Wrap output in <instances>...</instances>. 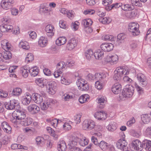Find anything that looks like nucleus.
Instances as JSON below:
<instances>
[{"mask_svg":"<svg viewBox=\"0 0 151 151\" xmlns=\"http://www.w3.org/2000/svg\"><path fill=\"white\" fill-rule=\"evenodd\" d=\"M132 148L138 151L141 150L143 148V142L142 144L138 139L134 140L132 143Z\"/></svg>","mask_w":151,"mask_h":151,"instance_id":"11","label":"nucleus"},{"mask_svg":"<svg viewBox=\"0 0 151 151\" xmlns=\"http://www.w3.org/2000/svg\"><path fill=\"white\" fill-rule=\"evenodd\" d=\"M150 114H142L141 116V119L142 121L145 124L147 123L150 122Z\"/></svg>","mask_w":151,"mask_h":151,"instance_id":"37","label":"nucleus"},{"mask_svg":"<svg viewBox=\"0 0 151 151\" xmlns=\"http://www.w3.org/2000/svg\"><path fill=\"white\" fill-rule=\"evenodd\" d=\"M2 54L3 58L6 60H9L12 58V54L9 51H5Z\"/></svg>","mask_w":151,"mask_h":151,"instance_id":"43","label":"nucleus"},{"mask_svg":"<svg viewBox=\"0 0 151 151\" xmlns=\"http://www.w3.org/2000/svg\"><path fill=\"white\" fill-rule=\"evenodd\" d=\"M127 144V143L125 140L120 139L118 140L116 142V145L119 149L124 151L126 149Z\"/></svg>","mask_w":151,"mask_h":151,"instance_id":"10","label":"nucleus"},{"mask_svg":"<svg viewBox=\"0 0 151 151\" xmlns=\"http://www.w3.org/2000/svg\"><path fill=\"white\" fill-rule=\"evenodd\" d=\"M32 122V119L29 117L24 118L20 121V124L24 126H29L31 124Z\"/></svg>","mask_w":151,"mask_h":151,"instance_id":"21","label":"nucleus"},{"mask_svg":"<svg viewBox=\"0 0 151 151\" xmlns=\"http://www.w3.org/2000/svg\"><path fill=\"white\" fill-rule=\"evenodd\" d=\"M70 93H65L63 96V99L65 101H68L70 99L73 98L72 96L70 94Z\"/></svg>","mask_w":151,"mask_h":151,"instance_id":"52","label":"nucleus"},{"mask_svg":"<svg viewBox=\"0 0 151 151\" xmlns=\"http://www.w3.org/2000/svg\"><path fill=\"white\" fill-rule=\"evenodd\" d=\"M59 25L60 27L64 29H65L67 27L65 22L63 20L60 21L59 22Z\"/></svg>","mask_w":151,"mask_h":151,"instance_id":"64","label":"nucleus"},{"mask_svg":"<svg viewBox=\"0 0 151 151\" xmlns=\"http://www.w3.org/2000/svg\"><path fill=\"white\" fill-rule=\"evenodd\" d=\"M33 100L34 102L38 104H40L42 102V97L37 93H34L32 95Z\"/></svg>","mask_w":151,"mask_h":151,"instance_id":"20","label":"nucleus"},{"mask_svg":"<svg viewBox=\"0 0 151 151\" xmlns=\"http://www.w3.org/2000/svg\"><path fill=\"white\" fill-rule=\"evenodd\" d=\"M143 148L147 150L151 151V141L148 140H144L143 141Z\"/></svg>","mask_w":151,"mask_h":151,"instance_id":"32","label":"nucleus"},{"mask_svg":"<svg viewBox=\"0 0 151 151\" xmlns=\"http://www.w3.org/2000/svg\"><path fill=\"white\" fill-rule=\"evenodd\" d=\"M78 23L77 22H72L71 25L72 29L75 31L77 30L78 28Z\"/></svg>","mask_w":151,"mask_h":151,"instance_id":"57","label":"nucleus"},{"mask_svg":"<svg viewBox=\"0 0 151 151\" xmlns=\"http://www.w3.org/2000/svg\"><path fill=\"white\" fill-rule=\"evenodd\" d=\"M98 146L103 151H107L109 147L108 143L104 141H101L99 143Z\"/></svg>","mask_w":151,"mask_h":151,"instance_id":"31","label":"nucleus"},{"mask_svg":"<svg viewBox=\"0 0 151 151\" xmlns=\"http://www.w3.org/2000/svg\"><path fill=\"white\" fill-rule=\"evenodd\" d=\"M36 142L37 145H43L45 144L46 140L42 137H37L36 139Z\"/></svg>","mask_w":151,"mask_h":151,"instance_id":"47","label":"nucleus"},{"mask_svg":"<svg viewBox=\"0 0 151 151\" xmlns=\"http://www.w3.org/2000/svg\"><path fill=\"white\" fill-rule=\"evenodd\" d=\"M85 80L82 78H80L77 81L76 84L78 87H81V86L82 85L83 83H85Z\"/></svg>","mask_w":151,"mask_h":151,"instance_id":"63","label":"nucleus"},{"mask_svg":"<svg viewBox=\"0 0 151 151\" xmlns=\"http://www.w3.org/2000/svg\"><path fill=\"white\" fill-rule=\"evenodd\" d=\"M122 9L124 10H130L132 9L131 5L129 4H122Z\"/></svg>","mask_w":151,"mask_h":151,"instance_id":"56","label":"nucleus"},{"mask_svg":"<svg viewBox=\"0 0 151 151\" xmlns=\"http://www.w3.org/2000/svg\"><path fill=\"white\" fill-rule=\"evenodd\" d=\"M122 3L120 2L116 3L108 6V9L109 10L113 8H117L120 7H122Z\"/></svg>","mask_w":151,"mask_h":151,"instance_id":"49","label":"nucleus"},{"mask_svg":"<svg viewBox=\"0 0 151 151\" xmlns=\"http://www.w3.org/2000/svg\"><path fill=\"white\" fill-rule=\"evenodd\" d=\"M98 139L95 136H92L91 137V140L92 142L96 145L98 146L99 143L98 142Z\"/></svg>","mask_w":151,"mask_h":151,"instance_id":"59","label":"nucleus"},{"mask_svg":"<svg viewBox=\"0 0 151 151\" xmlns=\"http://www.w3.org/2000/svg\"><path fill=\"white\" fill-rule=\"evenodd\" d=\"M77 41L75 38H72L69 40L67 45L66 48L68 50L73 49L77 45Z\"/></svg>","mask_w":151,"mask_h":151,"instance_id":"16","label":"nucleus"},{"mask_svg":"<svg viewBox=\"0 0 151 151\" xmlns=\"http://www.w3.org/2000/svg\"><path fill=\"white\" fill-rule=\"evenodd\" d=\"M29 72L31 74V76L35 77L37 76L38 73V69L37 67H34L31 68H29Z\"/></svg>","mask_w":151,"mask_h":151,"instance_id":"35","label":"nucleus"},{"mask_svg":"<svg viewBox=\"0 0 151 151\" xmlns=\"http://www.w3.org/2000/svg\"><path fill=\"white\" fill-rule=\"evenodd\" d=\"M6 46L5 47H2V48L5 50H12V47L10 43L8 42L7 43L6 45H5Z\"/></svg>","mask_w":151,"mask_h":151,"instance_id":"62","label":"nucleus"},{"mask_svg":"<svg viewBox=\"0 0 151 151\" xmlns=\"http://www.w3.org/2000/svg\"><path fill=\"white\" fill-rule=\"evenodd\" d=\"M66 148V144L64 141L62 140L59 142L58 145V151H65Z\"/></svg>","mask_w":151,"mask_h":151,"instance_id":"25","label":"nucleus"},{"mask_svg":"<svg viewBox=\"0 0 151 151\" xmlns=\"http://www.w3.org/2000/svg\"><path fill=\"white\" fill-rule=\"evenodd\" d=\"M128 29L129 31L134 36L138 35L139 34V25L135 22L130 23L128 26Z\"/></svg>","mask_w":151,"mask_h":151,"instance_id":"4","label":"nucleus"},{"mask_svg":"<svg viewBox=\"0 0 151 151\" xmlns=\"http://www.w3.org/2000/svg\"><path fill=\"white\" fill-rule=\"evenodd\" d=\"M98 103L99 104V108L102 109L104 108L105 103V98L103 96H99L97 99Z\"/></svg>","mask_w":151,"mask_h":151,"instance_id":"30","label":"nucleus"},{"mask_svg":"<svg viewBox=\"0 0 151 151\" xmlns=\"http://www.w3.org/2000/svg\"><path fill=\"white\" fill-rule=\"evenodd\" d=\"M99 21L103 24H109L111 21V19L109 17H101L99 19Z\"/></svg>","mask_w":151,"mask_h":151,"instance_id":"44","label":"nucleus"},{"mask_svg":"<svg viewBox=\"0 0 151 151\" xmlns=\"http://www.w3.org/2000/svg\"><path fill=\"white\" fill-rule=\"evenodd\" d=\"M121 89L122 86L119 82L115 83L111 88L112 92L116 94H117L120 93Z\"/></svg>","mask_w":151,"mask_h":151,"instance_id":"17","label":"nucleus"},{"mask_svg":"<svg viewBox=\"0 0 151 151\" xmlns=\"http://www.w3.org/2000/svg\"><path fill=\"white\" fill-rule=\"evenodd\" d=\"M89 96L87 94H85L81 96L79 99V101L81 104L86 102L89 99Z\"/></svg>","mask_w":151,"mask_h":151,"instance_id":"38","label":"nucleus"},{"mask_svg":"<svg viewBox=\"0 0 151 151\" xmlns=\"http://www.w3.org/2000/svg\"><path fill=\"white\" fill-rule=\"evenodd\" d=\"M14 3V1L13 0H4L2 6L4 9H9Z\"/></svg>","mask_w":151,"mask_h":151,"instance_id":"24","label":"nucleus"},{"mask_svg":"<svg viewBox=\"0 0 151 151\" xmlns=\"http://www.w3.org/2000/svg\"><path fill=\"white\" fill-rule=\"evenodd\" d=\"M95 86L96 88L98 90H101L103 87V84L100 81H97L95 82Z\"/></svg>","mask_w":151,"mask_h":151,"instance_id":"53","label":"nucleus"},{"mask_svg":"<svg viewBox=\"0 0 151 151\" xmlns=\"http://www.w3.org/2000/svg\"><path fill=\"white\" fill-rule=\"evenodd\" d=\"M78 140V137L74 136L71 137L68 145L69 149H70V151H81L79 148L75 147Z\"/></svg>","mask_w":151,"mask_h":151,"instance_id":"3","label":"nucleus"},{"mask_svg":"<svg viewBox=\"0 0 151 151\" xmlns=\"http://www.w3.org/2000/svg\"><path fill=\"white\" fill-rule=\"evenodd\" d=\"M131 2L133 5L138 6H142V4L140 3L139 0H131Z\"/></svg>","mask_w":151,"mask_h":151,"instance_id":"60","label":"nucleus"},{"mask_svg":"<svg viewBox=\"0 0 151 151\" xmlns=\"http://www.w3.org/2000/svg\"><path fill=\"white\" fill-rule=\"evenodd\" d=\"M118 59V56L116 55H111V63H116Z\"/></svg>","mask_w":151,"mask_h":151,"instance_id":"61","label":"nucleus"},{"mask_svg":"<svg viewBox=\"0 0 151 151\" xmlns=\"http://www.w3.org/2000/svg\"><path fill=\"white\" fill-rule=\"evenodd\" d=\"M47 80L43 78H38L35 80V82L40 87H43L46 85Z\"/></svg>","mask_w":151,"mask_h":151,"instance_id":"27","label":"nucleus"},{"mask_svg":"<svg viewBox=\"0 0 151 151\" xmlns=\"http://www.w3.org/2000/svg\"><path fill=\"white\" fill-rule=\"evenodd\" d=\"M138 13V10L136 9H134L131 11H129L126 13L125 16L128 19H134L137 16Z\"/></svg>","mask_w":151,"mask_h":151,"instance_id":"18","label":"nucleus"},{"mask_svg":"<svg viewBox=\"0 0 151 151\" xmlns=\"http://www.w3.org/2000/svg\"><path fill=\"white\" fill-rule=\"evenodd\" d=\"M65 63L63 62H60L57 65L56 68L58 70H61L65 66Z\"/></svg>","mask_w":151,"mask_h":151,"instance_id":"51","label":"nucleus"},{"mask_svg":"<svg viewBox=\"0 0 151 151\" xmlns=\"http://www.w3.org/2000/svg\"><path fill=\"white\" fill-rule=\"evenodd\" d=\"M103 38L104 40L109 41L110 40H112L113 37L111 35H106L103 36Z\"/></svg>","mask_w":151,"mask_h":151,"instance_id":"54","label":"nucleus"},{"mask_svg":"<svg viewBox=\"0 0 151 151\" xmlns=\"http://www.w3.org/2000/svg\"><path fill=\"white\" fill-rule=\"evenodd\" d=\"M67 41L65 37H59L56 41V43L58 45L61 46L64 45Z\"/></svg>","mask_w":151,"mask_h":151,"instance_id":"33","label":"nucleus"},{"mask_svg":"<svg viewBox=\"0 0 151 151\" xmlns=\"http://www.w3.org/2000/svg\"><path fill=\"white\" fill-rule=\"evenodd\" d=\"M50 106V103L49 102H44L40 104L41 109L45 110L47 109Z\"/></svg>","mask_w":151,"mask_h":151,"instance_id":"48","label":"nucleus"},{"mask_svg":"<svg viewBox=\"0 0 151 151\" xmlns=\"http://www.w3.org/2000/svg\"><path fill=\"white\" fill-rule=\"evenodd\" d=\"M28 110L29 112L33 111L34 113H37L40 110V108L35 104H31L28 107Z\"/></svg>","mask_w":151,"mask_h":151,"instance_id":"29","label":"nucleus"},{"mask_svg":"<svg viewBox=\"0 0 151 151\" xmlns=\"http://www.w3.org/2000/svg\"><path fill=\"white\" fill-rule=\"evenodd\" d=\"M137 79L142 87H145L147 84V79L144 75L141 73L138 74Z\"/></svg>","mask_w":151,"mask_h":151,"instance_id":"12","label":"nucleus"},{"mask_svg":"<svg viewBox=\"0 0 151 151\" xmlns=\"http://www.w3.org/2000/svg\"><path fill=\"white\" fill-rule=\"evenodd\" d=\"M1 127L4 131L7 133H10L11 132L12 128L6 122H3L1 123Z\"/></svg>","mask_w":151,"mask_h":151,"instance_id":"23","label":"nucleus"},{"mask_svg":"<svg viewBox=\"0 0 151 151\" xmlns=\"http://www.w3.org/2000/svg\"><path fill=\"white\" fill-rule=\"evenodd\" d=\"M22 92V90L19 88H16L14 89L12 91V94L16 96H19Z\"/></svg>","mask_w":151,"mask_h":151,"instance_id":"39","label":"nucleus"},{"mask_svg":"<svg viewBox=\"0 0 151 151\" xmlns=\"http://www.w3.org/2000/svg\"><path fill=\"white\" fill-rule=\"evenodd\" d=\"M129 73V71L125 68L119 67L117 68L114 71V74L113 78L114 80L119 82L123 75H127Z\"/></svg>","mask_w":151,"mask_h":151,"instance_id":"1","label":"nucleus"},{"mask_svg":"<svg viewBox=\"0 0 151 151\" xmlns=\"http://www.w3.org/2000/svg\"><path fill=\"white\" fill-rule=\"evenodd\" d=\"M114 47V45L111 43H104L101 45L102 50L105 52H109L113 50Z\"/></svg>","mask_w":151,"mask_h":151,"instance_id":"14","label":"nucleus"},{"mask_svg":"<svg viewBox=\"0 0 151 151\" xmlns=\"http://www.w3.org/2000/svg\"><path fill=\"white\" fill-rule=\"evenodd\" d=\"M107 128L109 131H114L115 130L116 128V124L114 122L113 123H110L107 126Z\"/></svg>","mask_w":151,"mask_h":151,"instance_id":"46","label":"nucleus"},{"mask_svg":"<svg viewBox=\"0 0 151 151\" xmlns=\"http://www.w3.org/2000/svg\"><path fill=\"white\" fill-rule=\"evenodd\" d=\"M134 86L136 89L137 90V91L139 93L141 94L143 92V89L141 87H140L139 85H137L136 83H134Z\"/></svg>","mask_w":151,"mask_h":151,"instance_id":"58","label":"nucleus"},{"mask_svg":"<svg viewBox=\"0 0 151 151\" xmlns=\"http://www.w3.org/2000/svg\"><path fill=\"white\" fill-rule=\"evenodd\" d=\"M31 99V95L29 93H27L22 99V103L23 104L27 106L30 104Z\"/></svg>","mask_w":151,"mask_h":151,"instance_id":"22","label":"nucleus"},{"mask_svg":"<svg viewBox=\"0 0 151 151\" xmlns=\"http://www.w3.org/2000/svg\"><path fill=\"white\" fill-rule=\"evenodd\" d=\"M12 116L17 120H21L26 117L25 113L24 111L19 110L14 111L12 113Z\"/></svg>","mask_w":151,"mask_h":151,"instance_id":"9","label":"nucleus"},{"mask_svg":"<svg viewBox=\"0 0 151 151\" xmlns=\"http://www.w3.org/2000/svg\"><path fill=\"white\" fill-rule=\"evenodd\" d=\"M79 140L77 142H79L80 145L82 146H84L88 145V140L85 137H83L82 138L79 139L78 138Z\"/></svg>","mask_w":151,"mask_h":151,"instance_id":"40","label":"nucleus"},{"mask_svg":"<svg viewBox=\"0 0 151 151\" xmlns=\"http://www.w3.org/2000/svg\"><path fill=\"white\" fill-rule=\"evenodd\" d=\"M134 88L132 86L129 85L127 88H124L120 94L119 98L121 100H124L126 98L132 96L134 92Z\"/></svg>","mask_w":151,"mask_h":151,"instance_id":"2","label":"nucleus"},{"mask_svg":"<svg viewBox=\"0 0 151 151\" xmlns=\"http://www.w3.org/2000/svg\"><path fill=\"white\" fill-rule=\"evenodd\" d=\"M57 84L55 82L53 81L49 82L47 86V90L50 94L53 95L55 94L57 91Z\"/></svg>","mask_w":151,"mask_h":151,"instance_id":"6","label":"nucleus"},{"mask_svg":"<svg viewBox=\"0 0 151 151\" xmlns=\"http://www.w3.org/2000/svg\"><path fill=\"white\" fill-rule=\"evenodd\" d=\"M81 115L79 114H77L74 117V120L76 124L79 123L81 122Z\"/></svg>","mask_w":151,"mask_h":151,"instance_id":"55","label":"nucleus"},{"mask_svg":"<svg viewBox=\"0 0 151 151\" xmlns=\"http://www.w3.org/2000/svg\"><path fill=\"white\" fill-rule=\"evenodd\" d=\"M29 67L28 65L24 66L20 68V71L22 74L24 78H26L28 75Z\"/></svg>","mask_w":151,"mask_h":151,"instance_id":"26","label":"nucleus"},{"mask_svg":"<svg viewBox=\"0 0 151 151\" xmlns=\"http://www.w3.org/2000/svg\"><path fill=\"white\" fill-rule=\"evenodd\" d=\"M85 55L86 58L89 60L91 59L94 56L93 52L92 50L90 49L87 50L85 54Z\"/></svg>","mask_w":151,"mask_h":151,"instance_id":"36","label":"nucleus"},{"mask_svg":"<svg viewBox=\"0 0 151 151\" xmlns=\"http://www.w3.org/2000/svg\"><path fill=\"white\" fill-rule=\"evenodd\" d=\"M83 23L85 27H88L91 25L92 24L93 22L91 19H88L83 20Z\"/></svg>","mask_w":151,"mask_h":151,"instance_id":"45","label":"nucleus"},{"mask_svg":"<svg viewBox=\"0 0 151 151\" xmlns=\"http://www.w3.org/2000/svg\"><path fill=\"white\" fill-rule=\"evenodd\" d=\"M13 26L10 25L3 24L0 27V38L2 35V32H10L12 31Z\"/></svg>","mask_w":151,"mask_h":151,"instance_id":"8","label":"nucleus"},{"mask_svg":"<svg viewBox=\"0 0 151 151\" xmlns=\"http://www.w3.org/2000/svg\"><path fill=\"white\" fill-rule=\"evenodd\" d=\"M95 78L98 81L102 82H105L106 80V75L104 73H96L95 75Z\"/></svg>","mask_w":151,"mask_h":151,"instance_id":"19","label":"nucleus"},{"mask_svg":"<svg viewBox=\"0 0 151 151\" xmlns=\"http://www.w3.org/2000/svg\"><path fill=\"white\" fill-rule=\"evenodd\" d=\"M47 40L46 38L41 37L38 41L39 45L41 47H44L47 45Z\"/></svg>","mask_w":151,"mask_h":151,"instance_id":"28","label":"nucleus"},{"mask_svg":"<svg viewBox=\"0 0 151 151\" xmlns=\"http://www.w3.org/2000/svg\"><path fill=\"white\" fill-rule=\"evenodd\" d=\"M19 47L25 50H28L29 48L28 42L26 41H21L19 43Z\"/></svg>","mask_w":151,"mask_h":151,"instance_id":"42","label":"nucleus"},{"mask_svg":"<svg viewBox=\"0 0 151 151\" xmlns=\"http://www.w3.org/2000/svg\"><path fill=\"white\" fill-rule=\"evenodd\" d=\"M34 59V56L31 53H28L25 59V61L27 63L32 62Z\"/></svg>","mask_w":151,"mask_h":151,"instance_id":"50","label":"nucleus"},{"mask_svg":"<svg viewBox=\"0 0 151 151\" xmlns=\"http://www.w3.org/2000/svg\"><path fill=\"white\" fill-rule=\"evenodd\" d=\"M104 52L100 50H98L94 53V55L96 59H101L104 56Z\"/></svg>","mask_w":151,"mask_h":151,"instance_id":"34","label":"nucleus"},{"mask_svg":"<svg viewBox=\"0 0 151 151\" xmlns=\"http://www.w3.org/2000/svg\"><path fill=\"white\" fill-rule=\"evenodd\" d=\"M95 124L91 120H85L83 123V128L85 130H91L94 127Z\"/></svg>","mask_w":151,"mask_h":151,"instance_id":"7","label":"nucleus"},{"mask_svg":"<svg viewBox=\"0 0 151 151\" xmlns=\"http://www.w3.org/2000/svg\"><path fill=\"white\" fill-rule=\"evenodd\" d=\"M18 101L15 99L10 100V102H6L4 104L5 108L9 110H14L17 106H19Z\"/></svg>","mask_w":151,"mask_h":151,"instance_id":"5","label":"nucleus"},{"mask_svg":"<svg viewBox=\"0 0 151 151\" xmlns=\"http://www.w3.org/2000/svg\"><path fill=\"white\" fill-rule=\"evenodd\" d=\"M54 26L51 24H48L46 26L45 30L46 32V35L48 37H51L54 35Z\"/></svg>","mask_w":151,"mask_h":151,"instance_id":"13","label":"nucleus"},{"mask_svg":"<svg viewBox=\"0 0 151 151\" xmlns=\"http://www.w3.org/2000/svg\"><path fill=\"white\" fill-rule=\"evenodd\" d=\"M125 36L123 34H119L117 37V40L116 42L118 43L116 44V45H119L122 42H123L124 39L125 38Z\"/></svg>","mask_w":151,"mask_h":151,"instance_id":"41","label":"nucleus"},{"mask_svg":"<svg viewBox=\"0 0 151 151\" xmlns=\"http://www.w3.org/2000/svg\"><path fill=\"white\" fill-rule=\"evenodd\" d=\"M106 114L103 111H97L94 114V117L99 120H104L106 118Z\"/></svg>","mask_w":151,"mask_h":151,"instance_id":"15","label":"nucleus"}]
</instances>
